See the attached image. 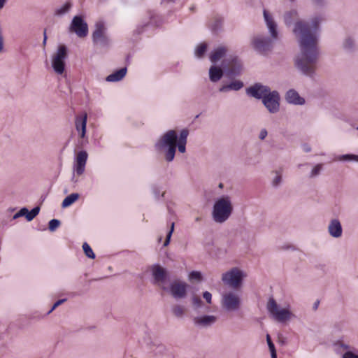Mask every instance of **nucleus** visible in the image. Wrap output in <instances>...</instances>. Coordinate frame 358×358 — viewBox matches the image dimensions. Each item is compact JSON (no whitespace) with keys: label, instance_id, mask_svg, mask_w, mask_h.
<instances>
[{"label":"nucleus","instance_id":"nucleus-55","mask_svg":"<svg viewBox=\"0 0 358 358\" xmlns=\"http://www.w3.org/2000/svg\"><path fill=\"white\" fill-rule=\"evenodd\" d=\"M341 346L345 349H348L349 346L348 345H341Z\"/></svg>","mask_w":358,"mask_h":358},{"label":"nucleus","instance_id":"nucleus-11","mask_svg":"<svg viewBox=\"0 0 358 358\" xmlns=\"http://www.w3.org/2000/svg\"><path fill=\"white\" fill-rule=\"evenodd\" d=\"M262 103L266 108L271 113H276L280 110V94L277 91H270V92L264 97Z\"/></svg>","mask_w":358,"mask_h":358},{"label":"nucleus","instance_id":"nucleus-30","mask_svg":"<svg viewBox=\"0 0 358 358\" xmlns=\"http://www.w3.org/2000/svg\"><path fill=\"white\" fill-rule=\"evenodd\" d=\"M338 160L341 162H358V155L353 154H346L339 155L337 157Z\"/></svg>","mask_w":358,"mask_h":358},{"label":"nucleus","instance_id":"nucleus-44","mask_svg":"<svg viewBox=\"0 0 358 358\" xmlns=\"http://www.w3.org/2000/svg\"><path fill=\"white\" fill-rule=\"evenodd\" d=\"M268 135V131L266 129H262L259 134V138L262 141L264 140Z\"/></svg>","mask_w":358,"mask_h":358},{"label":"nucleus","instance_id":"nucleus-32","mask_svg":"<svg viewBox=\"0 0 358 358\" xmlns=\"http://www.w3.org/2000/svg\"><path fill=\"white\" fill-rule=\"evenodd\" d=\"M189 280L194 282H200L202 280V275L201 273L199 271H192L189 273L188 275Z\"/></svg>","mask_w":358,"mask_h":358},{"label":"nucleus","instance_id":"nucleus-50","mask_svg":"<svg viewBox=\"0 0 358 358\" xmlns=\"http://www.w3.org/2000/svg\"><path fill=\"white\" fill-rule=\"evenodd\" d=\"M280 181L281 180H273L272 181V186L273 187H277L280 185Z\"/></svg>","mask_w":358,"mask_h":358},{"label":"nucleus","instance_id":"nucleus-37","mask_svg":"<svg viewBox=\"0 0 358 358\" xmlns=\"http://www.w3.org/2000/svg\"><path fill=\"white\" fill-rule=\"evenodd\" d=\"M192 301L195 308H199L201 306L202 301L199 296L193 295L192 297Z\"/></svg>","mask_w":358,"mask_h":358},{"label":"nucleus","instance_id":"nucleus-21","mask_svg":"<svg viewBox=\"0 0 358 358\" xmlns=\"http://www.w3.org/2000/svg\"><path fill=\"white\" fill-rule=\"evenodd\" d=\"M40 212V208L36 206L31 211L27 208H21L17 213H16L13 217V220H16L20 217L24 216L27 221H31Z\"/></svg>","mask_w":358,"mask_h":358},{"label":"nucleus","instance_id":"nucleus-4","mask_svg":"<svg viewBox=\"0 0 358 358\" xmlns=\"http://www.w3.org/2000/svg\"><path fill=\"white\" fill-rule=\"evenodd\" d=\"M233 210L231 198L229 196H221L213 204L212 218L215 223L223 224L231 217Z\"/></svg>","mask_w":358,"mask_h":358},{"label":"nucleus","instance_id":"nucleus-38","mask_svg":"<svg viewBox=\"0 0 358 358\" xmlns=\"http://www.w3.org/2000/svg\"><path fill=\"white\" fill-rule=\"evenodd\" d=\"M154 345L157 346V351H155V354H162L166 351V347L161 342H152Z\"/></svg>","mask_w":358,"mask_h":358},{"label":"nucleus","instance_id":"nucleus-16","mask_svg":"<svg viewBox=\"0 0 358 358\" xmlns=\"http://www.w3.org/2000/svg\"><path fill=\"white\" fill-rule=\"evenodd\" d=\"M87 157L88 155L86 151L82 150L78 152L74 166V171L77 176H81L84 172Z\"/></svg>","mask_w":358,"mask_h":358},{"label":"nucleus","instance_id":"nucleus-36","mask_svg":"<svg viewBox=\"0 0 358 358\" xmlns=\"http://www.w3.org/2000/svg\"><path fill=\"white\" fill-rule=\"evenodd\" d=\"M189 134V131L187 129H183L180 131L179 138L177 139V142H182L187 143V136Z\"/></svg>","mask_w":358,"mask_h":358},{"label":"nucleus","instance_id":"nucleus-2","mask_svg":"<svg viewBox=\"0 0 358 358\" xmlns=\"http://www.w3.org/2000/svg\"><path fill=\"white\" fill-rule=\"evenodd\" d=\"M177 138L176 132L174 130H169L156 143L157 150L164 153V159L168 162L173 160L177 147L180 152H185L187 143L177 142Z\"/></svg>","mask_w":358,"mask_h":358},{"label":"nucleus","instance_id":"nucleus-48","mask_svg":"<svg viewBox=\"0 0 358 358\" xmlns=\"http://www.w3.org/2000/svg\"><path fill=\"white\" fill-rule=\"evenodd\" d=\"M3 37L2 35V30L0 27V52H3Z\"/></svg>","mask_w":358,"mask_h":358},{"label":"nucleus","instance_id":"nucleus-57","mask_svg":"<svg viewBox=\"0 0 358 358\" xmlns=\"http://www.w3.org/2000/svg\"><path fill=\"white\" fill-rule=\"evenodd\" d=\"M218 187H219L220 188H222V187H223V185H222V183H220V184H219V185H218Z\"/></svg>","mask_w":358,"mask_h":358},{"label":"nucleus","instance_id":"nucleus-31","mask_svg":"<svg viewBox=\"0 0 358 358\" xmlns=\"http://www.w3.org/2000/svg\"><path fill=\"white\" fill-rule=\"evenodd\" d=\"M206 50H207V44L204 43H201L196 47V48L195 50V55L197 57L201 58L203 56Z\"/></svg>","mask_w":358,"mask_h":358},{"label":"nucleus","instance_id":"nucleus-13","mask_svg":"<svg viewBox=\"0 0 358 358\" xmlns=\"http://www.w3.org/2000/svg\"><path fill=\"white\" fill-rule=\"evenodd\" d=\"M222 66L229 70L230 76L238 75L242 71V63L237 57H231L222 62Z\"/></svg>","mask_w":358,"mask_h":358},{"label":"nucleus","instance_id":"nucleus-51","mask_svg":"<svg viewBox=\"0 0 358 358\" xmlns=\"http://www.w3.org/2000/svg\"><path fill=\"white\" fill-rule=\"evenodd\" d=\"M271 358H277L275 350L271 351Z\"/></svg>","mask_w":358,"mask_h":358},{"label":"nucleus","instance_id":"nucleus-52","mask_svg":"<svg viewBox=\"0 0 358 358\" xmlns=\"http://www.w3.org/2000/svg\"><path fill=\"white\" fill-rule=\"evenodd\" d=\"M6 1V0H0V10L4 6Z\"/></svg>","mask_w":358,"mask_h":358},{"label":"nucleus","instance_id":"nucleus-6","mask_svg":"<svg viewBox=\"0 0 358 358\" xmlns=\"http://www.w3.org/2000/svg\"><path fill=\"white\" fill-rule=\"evenodd\" d=\"M246 276L243 271L238 267H233L227 272L222 273V281L226 285L234 289H238L241 287L243 280Z\"/></svg>","mask_w":358,"mask_h":358},{"label":"nucleus","instance_id":"nucleus-29","mask_svg":"<svg viewBox=\"0 0 358 358\" xmlns=\"http://www.w3.org/2000/svg\"><path fill=\"white\" fill-rule=\"evenodd\" d=\"M71 6H72V5L70 2H66L64 5H62L61 7L55 9V15H57V16H62V15L67 13L70 10Z\"/></svg>","mask_w":358,"mask_h":358},{"label":"nucleus","instance_id":"nucleus-58","mask_svg":"<svg viewBox=\"0 0 358 358\" xmlns=\"http://www.w3.org/2000/svg\"><path fill=\"white\" fill-rule=\"evenodd\" d=\"M162 288L164 289V290H166L167 288L166 287H162Z\"/></svg>","mask_w":358,"mask_h":358},{"label":"nucleus","instance_id":"nucleus-23","mask_svg":"<svg viewBox=\"0 0 358 358\" xmlns=\"http://www.w3.org/2000/svg\"><path fill=\"white\" fill-rule=\"evenodd\" d=\"M222 66H217L215 64L212 65L209 69V78L210 81L216 83L219 81L223 76Z\"/></svg>","mask_w":358,"mask_h":358},{"label":"nucleus","instance_id":"nucleus-35","mask_svg":"<svg viewBox=\"0 0 358 358\" xmlns=\"http://www.w3.org/2000/svg\"><path fill=\"white\" fill-rule=\"evenodd\" d=\"M322 169V164H319L313 167L311 171L310 177L314 178L317 176Z\"/></svg>","mask_w":358,"mask_h":358},{"label":"nucleus","instance_id":"nucleus-18","mask_svg":"<svg viewBox=\"0 0 358 358\" xmlns=\"http://www.w3.org/2000/svg\"><path fill=\"white\" fill-rule=\"evenodd\" d=\"M327 231L331 237L334 238H341L343 234V228L341 222L336 218L331 220L327 227Z\"/></svg>","mask_w":358,"mask_h":358},{"label":"nucleus","instance_id":"nucleus-41","mask_svg":"<svg viewBox=\"0 0 358 358\" xmlns=\"http://www.w3.org/2000/svg\"><path fill=\"white\" fill-rule=\"evenodd\" d=\"M173 230H174V223L173 222L171 224V229L166 235V238L164 243V246L166 247L169 245Z\"/></svg>","mask_w":358,"mask_h":358},{"label":"nucleus","instance_id":"nucleus-17","mask_svg":"<svg viewBox=\"0 0 358 358\" xmlns=\"http://www.w3.org/2000/svg\"><path fill=\"white\" fill-rule=\"evenodd\" d=\"M87 121V114L83 113L80 115L76 116L75 127L80 138H85L86 136V127Z\"/></svg>","mask_w":358,"mask_h":358},{"label":"nucleus","instance_id":"nucleus-25","mask_svg":"<svg viewBox=\"0 0 358 358\" xmlns=\"http://www.w3.org/2000/svg\"><path fill=\"white\" fill-rule=\"evenodd\" d=\"M127 73V68H122L106 77L108 82H117L121 80Z\"/></svg>","mask_w":358,"mask_h":358},{"label":"nucleus","instance_id":"nucleus-15","mask_svg":"<svg viewBox=\"0 0 358 358\" xmlns=\"http://www.w3.org/2000/svg\"><path fill=\"white\" fill-rule=\"evenodd\" d=\"M217 322L215 315H200L193 318L194 324L199 328H208Z\"/></svg>","mask_w":358,"mask_h":358},{"label":"nucleus","instance_id":"nucleus-5","mask_svg":"<svg viewBox=\"0 0 358 358\" xmlns=\"http://www.w3.org/2000/svg\"><path fill=\"white\" fill-rule=\"evenodd\" d=\"M220 306L227 313L238 311L242 306L241 293L238 289H225L220 295Z\"/></svg>","mask_w":358,"mask_h":358},{"label":"nucleus","instance_id":"nucleus-22","mask_svg":"<svg viewBox=\"0 0 358 358\" xmlns=\"http://www.w3.org/2000/svg\"><path fill=\"white\" fill-rule=\"evenodd\" d=\"M285 99L288 103L294 105H303L305 103V99L301 97L294 90H289L287 92Z\"/></svg>","mask_w":358,"mask_h":358},{"label":"nucleus","instance_id":"nucleus-12","mask_svg":"<svg viewBox=\"0 0 358 358\" xmlns=\"http://www.w3.org/2000/svg\"><path fill=\"white\" fill-rule=\"evenodd\" d=\"M188 287L185 282L176 280L170 284L169 292L175 299H183L187 296Z\"/></svg>","mask_w":358,"mask_h":358},{"label":"nucleus","instance_id":"nucleus-1","mask_svg":"<svg viewBox=\"0 0 358 358\" xmlns=\"http://www.w3.org/2000/svg\"><path fill=\"white\" fill-rule=\"evenodd\" d=\"M283 20L287 26L294 23L292 31L300 48L294 60L295 68L302 74L313 78L317 70L320 25L324 20V15L315 14L308 22L299 20L297 10L292 9L284 13Z\"/></svg>","mask_w":358,"mask_h":358},{"label":"nucleus","instance_id":"nucleus-43","mask_svg":"<svg viewBox=\"0 0 358 358\" xmlns=\"http://www.w3.org/2000/svg\"><path fill=\"white\" fill-rule=\"evenodd\" d=\"M266 341H267L270 352L272 350H275V348L274 344L271 341V337L268 334L266 335Z\"/></svg>","mask_w":358,"mask_h":358},{"label":"nucleus","instance_id":"nucleus-20","mask_svg":"<svg viewBox=\"0 0 358 358\" xmlns=\"http://www.w3.org/2000/svg\"><path fill=\"white\" fill-rule=\"evenodd\" d=\"M152 275L155 283L161 285L164 283L168 276V273L165 268L160 266L159 265H154L152 267Z\"/></svg>","mask_w":358,"mask_h":358},{"label":"nucleus","instance_id":"nucleus-39","mask_svg":"<svg viewBox=\"0 0 358 358\" xmlns=\"http://www.w3.org/2000/svg\"><path fill=\"white\" fill-rule=\"evenodd\" d=\"M152 342H159V341H157V339H152L151 338H150L148 341H146V345L148 347V348L152 351V352H155V351H157V345H153V343Z\"/></svg>","mask_w":358,"mask_h":358},{"label":"nucleus","instance_id":"nucleus-49","mask_svg":"<svg viewBox=\"0 0 358 358\" xmlns=\"http://www.w3.org/2000/svg\"><path fill=\"white\" fill-rule=\"evenodd\" d=\"M302 149L305 152H310L311 151V147L308 143L303 144Z\"/></svg>","mask_w":358,"mask_h":358},{"label":"nucleus","instance_id":"nucleus-28","mask_svg":"<svg viewBox=\"0 0 358 358\" xmlns=\"http://www.w3.org/2000/svg\"><path fill=\"white\" fill-rule=\"evenodd\" d=\"M171 311L175 317L178 318H181L185 315V308L184 306L181 305L176 304L172 306Z\"/></svg>","mask_w":358,"mask_h":358},{"label":"nucleus","instance_id":"nucleus-53","mask_svg":"<svg viewBox=\"0 0 358 358\" xmlns=\"http://www.w3.org/2000/svg\"><path fill=\"white\" fill-rule=\"evenodd\" d=\"M43 35H44V38H43V45L45 46L46 44V41H47V36H46L45 31H44Z\"/></svg>","mask_w":358,"mask_h":358},{"label":"nucleus","instance_id":"nucleus-47","mask_svg":"<svg viewBox=\"0 0 358 358\" xmlns=\"http://www.w3.org/2000/svg\"><path fill=\"white\" fill-rule=\"evenodd\" d=\"M66 301L65 299H60V300H58L56 303H55V304L53 305V306L52 307V308L50 309V310L48 312V313H50L52 311H53L57 307H58L59 305H61L62 303H63L64 301Z\"/></svg>","mask_w":358,"mask_h":358},{"label":"nucleus","instance_id":"nucleus-8","mask_svg":"<svg viewBox=\"0 0 358 358\" xmlns=\"http://www.w3.org/2000/svg\"><path fill=\"white\" fill-rule=\"evenodd\" d=\"M67 56V48L64 45H59L52 54L51 57L52 67L57 74L62 75L64 73L66 65L65 60Z\"/></svg>","mask_w":358,"mask_h":358},{"label":"nucleus","instance_id":"nucleus-7","mask_svg":"<svg viewBox=\"0 0 358 358\" xmlns=\"http://www.w3.org/2000/svg\"><path fill=\"white\" fill-rule=\"evenodd\" d=\"M266 309L274 320L284 322L293 316L288 308H280L273 298H270L266 304Z\"/></svg>","mask_w":358,"mask_h":358},{"label":"nucleus","instance_id":"nucleus-24","mask_svg":"<svg viewBox=\"0 0 358 358\" xmlns=\"http://www.w3.org/2000/svg\"><path fill=\"white\" fill-rule=\"evenodd\" d=\"M243 87V83L240 80H235L228 85L222 86L219 91L220 92H227L230 90L238 91Z\"/></svg>","mask_w":358,"mask_h":358},{"label":"nucleus","instance_id":"nucleus-26","mask_svg":"<svg viewBox=\"0 0 358 358\" xmlns=\"http://www.w3.org/2000/svg\"><path fill=\"white\" fill-rule=\"evenodd\" d=\"M342 48L346 52H353L356 48V43L355 38L351 36L345 37L342 42Z\"/></svg>","mask_w":358,"mask_h":358},{"label":"nucleus","instance_id":"nucleus-59","mask_svg":"<svg viewBox=\"0 0 358 358\" xmlns=\"http://www.w3.org/2000/svg\"><path fill=\"white\" fill-rule=\"evenodd\" d=\"M357 129L358 130V127L357 128Z\"/></svg>","mask_w":358,"mask_h":358},{"label":"nucleus","instance_id":"nucleus-56","mask_svg":"<svg viewBox=\"0 0 358 358\" xmlns=\"http://www.w3.org/2000/svg\"><path fill=\"white\" fill-rule=\"evenodd\" d=\"M213 29L214 30L217 29H218V24H216V25H215V26L213 27Z\"/></svg>","mask_w":358,"mask_h":358},{"label":"nucleus","instance_id":"nucleus-40","mask_svg":"<svg viewBox=\"0 0 358 358\" xmlns=\"http://www.w3.org/2000/svg\"><path fill=\"white\" fill-rule=\"evenodd\" d=\"M152 342H159V341H157V339H152L151 338H150L148 341H146V345L148 347V348L152 351V352H155V351H157V345H153V343Z\"/></svg>","mask_w":358,"mask_h":358},{"label":"nucleus","instance_id":"nucleus-27","mask_svg":"<svg viewBox=\"0 0 358 358\" xmlns=\"http://www.w3.org/2000/svg\"><path fill=\"white\" fill-rule=\"evenodd\" d=\"M79 198V194L77 193H73L66 196L62 201V207L66 208L73 203Z\"/></svg>","mask_w":358,"mask_h":358},{"label":"nucleus","instance_id":"nucleus-10","mask_svg":"<svg viewBox=\"0 0 358 358\" xmlns=\"http://www.w3.org/2000/svg\"><path fill=\"white\" fill-rule=\"evenodd\" d=\"M69 31L75 33L78 37L84 38L88 34V25L80 15H76L73 17L69 26Z\"/></svg>","mask_w":358,"mask_h":358},{"label":"nucleus","instance_id":"nucleus-19","mask_svg":"<svg viewBox=\"0 0 358 358\" xmlns=\"http://www.w3.org/2000/svg\"><path fill=\"white\" fill-rule=\"evenodd\" d=\"M228 52V48L224 45H220L215 48L209 55V59L213 64H216L220 61H223L224 57Z\"/></svg>","mask_w":358,"mask_h":358},{"label":"nucleus","instance_id":"nucleus-3","mask_svg":"<svg viewBox=\"0 0 358 358\" xmlns=\"http://www.w3.org/2000/svg\"><path fill=\"white\" fill-rule=\"evenodd\" d=\"M264 18L271 34V38L258 35L253 38V48L261 54H266L272 47L274 41L278 38L277 24L273 16L266 10H264Z\"/></svg>","mask_w":358,"mask_h":358},{"label":"nucleus","instance_id":"nucleus-9","mask_svg":"<svg viewBox=\"0 0 358 358\" xmlns=\"http://www.w3.org/2000/svg\"><path fill=\"white\" fill-rule=\"evenodd\" d=\"M92 41L94 45L106 47L110 43L107 35V29L103 20H99L95 24V29L92 33Z\"/></svg>","mask_w":358,"mask_h":358},{"label":"nucleus","instance_id":"nucleus-54","mask_svg":"<svg viewBox=\"0 0 358 358\" xmlns=\"http://www.w3.org/2000/svg\"><path fill=\"white\" fill-rule=\"evenodd\" d=\"M201 220V218L200 217H197L195 218V221L196 222H200Z\"/></svg>","mask_w":358,"mask_h":358},{"label":"nucleus","instance_id":"nucleus-34","mask_svg":"<svg viewBox=\"0 0 358 358\" xmlns=\"http://www.w3.org/2000/svg\"><path fill=\"white\" fill-rule=\"evenodd\" d=\"M60 225V221L56 219H52L49 222V230L50 231H54L58 228Z\"/></svg>","mask_w":358,"mask_h":358},{"label":"nucleus","instance_id":"nucleus-45","mask_svg":"<svg viewBox=\"0 0 358 358\" xmlns=\"http://www.w3.org/2000/svg\"><path fill=\"white\" fill-rule=\"evenodd\" d=\"M312 3L316 6H323L326 4V0H311Z\"/></svg>","mask_w":358,"mask_h":358},{"label":"nucleus","instance_id":"nucleus-42","mask_svg":"<svg viewBox=\"0 0 358 358\" xmlns=\"http://www.w3.org/2000/svg\"><path fill=\"white\" fill-rule=\"evenodd\" d=\"M203 297L208 303H211L212 294L209 292H204L203 294Z\"/></svg>","mask_w":358,"mask_h":358},{"label":"nucleus","instance_id":"nucleus-14","mask_svg":"<svg viewBox=\"0 0 358 358\" xmlns=\"http://www.w3.org/2000/svg\"><path fill=\"white\" fill-rule=\"evenodd\" d=\"M270 91L271 89L269 87L260 83H256L246 89V92L249 96L262 100L264 99V97H265Z\"/></svg>","mask_w":358,"mask_h":358},{"label":"nucleus","instance_id":"nucleus-33","mask_svg":"<svg viewBox=\"0 0 358 358\" xmlns=\"http://www.w3.org/2000/svg\"><path fill=\"white\" fill-rule=\"evenodd\" d=\"M83 251H84L85 255L87 257H89L90 259L95 258V255H94V252L92 251L91 247L87 243H83Z\"/></svg>","mask_w":358,"mask_h":358},{"label":"nucleus","instance_id":"nucleus-46","mask_svg":"<svg viewBox=\"0 0 358 358\" xmlns=\"http://www.w3.org/2000/svg\"><path fill=\"white\" fill-rule=\"evenodd\" d=\"M343 358H358V355L354 354L350 351H348L343 354Z\"/></svg>","mask_w":358,"mask_h":358}]
</instances>
